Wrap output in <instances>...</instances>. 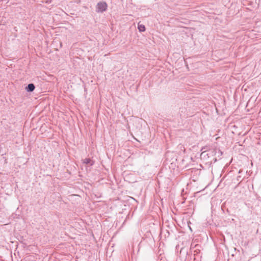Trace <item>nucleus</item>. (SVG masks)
Segmentation results:
<instances>
[{
  "mask_svg": "<svg viewBox=\"0 0 261 261\" xmlns=\"http://www.w3.org/2000/svg\"><path fill=\"white\" fill-rule=\"evenodd\" d=\"M108 5L105 2H100L96 5V12L98 13H102L107 9Z\"/></svg>",
  "mask_w": 261,
  "mask_h": 261,
  "instance_id": "f257e3e1",
  "label": "nucleus"
},
{
  "mask_svg": "<svg viewBox=\"0 0 261 261\" xmlns=\"http://www.w3.org/2000/svg\"><path fill=\"white\" fill-rule=\"evenodd\" d=\"M35 88V85L32 83H31V84H29L25 87V90L27 92H32L34 90Z\"/></svg>",
  "mask_w": 261,
  "mask_h": 261,
  "instance_id": "f03ea898",
  "label": "nucleus"
},
{
  "mask_svg": "<svg viewBox=\"0 0 261 261\" xmlns=\"http://www.w3.org/2000/svg\"><path fill=\"white\" fill-rule=\"evenodd\" d=\"M138 29L141 32H144L145 31V27L143 24H138Z\"/></svg>",
  "mask_w": 261,
  "mask_h": 261,
  "instance_id": "20e7f679",
  "label": "nucleus"
},
{
  "mask_svg": "<svg viewBox=\"0 0 261 261\" xmlns=\"http://www.w3.org/2000/svg\"><path fill=\"white\" fill-rule=\"evenodd\" d=\"M83 163L86 164H89L92 165L94 164V162L89 158H86L83 160Z\"/></svg>",
  "mask_w": 261,
  "mask_h": 261,
  "instance_id": "7ed1b4c3",
  "label": "nucleus"
}]
</instances>
